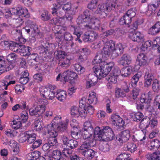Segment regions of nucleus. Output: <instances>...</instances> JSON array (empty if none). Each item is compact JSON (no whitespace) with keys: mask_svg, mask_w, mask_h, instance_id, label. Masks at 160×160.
Segmentation results:
<instances>
[{"mask_svg":"<svg viewBox=\"0 0 160 160\" xmlns=\"http://www.w3.org/2000/svg\"><path fill=\"white\" fill-rule=\"evenodd\" d=\"M103 53L102 52L97 53L92 61V63H99V66L95 65L93 69L99 78H101L106 77L110 72L109 64L110 62H108L107 60L109 58L110 55V47L107 45H105L103 48Z\"/></svg>","mask_w":160,"mask_h":160,"instance_id":"obj_1","label":"nucleus"},{"mask_svg":"<svg viewBox=\"0 0 160 160\" xmlns=\"http://www.w3.org/2000/svg\"><path fill=\"white\" fill-rule=\"evenodd\" d=\"M90 16L89 11L86 10L78 17L77 20V23L81 29L88 31L85 32L83 38V40L86 42L93 41L97 36L94 32L89 30L92 28L91 23L90 22Z\"/></svg>","mask_w":160,"mask_h":160,"instance_id":"obj_2","label":"nucleus"},{"mask_svg":"<svg viewBox=\"0 0 160 160\" xmlns=\"http://www.w3.org/2000/svg\"><path fill=\"white\" fill-rule=\"evenodd\" d=\"M43 133L45 135H48L49 137L48 142L51 147H56L58 144L56 138L58 135L57 132L54 129L53 126L51 124H48L44 129Z\"/></svg>","mask_w":160,"mask_h":160,"instance_id":"obj_3","label":"nucleus"},{"mask_svg":"<svg viewBox=\"0 0 160 160\" xmlns=\"http://www.w3.org/2000/svg\"><path fill=\"white\" fill-rule=\"evenodd\" d=\"M38 101L39 105L34 109L30 108L29 112L31 116H35L38 118H42V115L45 111V105L48 104V102L47 99L39 98Z\"/></svg>","mask_w":160,"mask_h":160,"instance_id":"obj_4","label":"nucleus"},{"mask_svg":"<svg viewBox=\"0 0 160 160\" xmlns=\"http://www.w3.org/2000/svg\"><path fill=\"white\" fill-rule=\"evenodd\" d=\"M124 46L122 44H116L115 42L111 40V58L113 59L123 52Z\"/></svg>","mask_w":160,"mask_h":160,"instance_id":"obj_5","label":"nucleus"},{"mask_svg":"<svg viewBox=\"0 0 160 160\" xmlns=\"http://www.w3.org/2000/svg\"><path fill=\"white\" fill-rule=\"evenodd\" d=\"M111 134H112V140H117L116 142L118 141L119 142L122 144L127 142L130 137V131L128 130H126L121 132L118 137H115V134L113 131L111 129Z\"/></svg>","mask_w":160,"mask_h":160,"instance_id":"obj_6","label":"nucleus"},{"mask_svg":"<svg viewBox=\"0 0 160 160\" xmlns=\"http://www.w3.org/2000/svg\"><path fill=\"white\" fill-rule=\"evenodd\" d=\"M10 12L12 15L21 16L26 18L29 17L28 9L21 6H17L12 8Z\"/></svg>","mask_w":160,"mask_h":160,"instance_id":"obj_7","label":"nucleus"},{"mask_svg":"<svg viewBox=\"0 0 160 160\" xmlns=\"http://www.w3.org/2000/svg\"><path fill=\"white\" fill-rule=\"evenodd\" d=\"M94 136L95 140L99 141H108L110 140L109 137L110 135H108V137L106 135H104L103 132L99 127H96L94 129Z\"/></svg>","mask_w":160,"mask_h":160,"instance_id":"obj_8","label":"nucleus"},{"mask_svg":"<svg viewBox=\"0 0 160 160\" xmlns=\"http://www.w3.org/2000/svg\"><path fill=\"white\" fill-rule=\"evenodd\" d=\"M23 30L26 32L29 35L32 37L38 35L40 33L37 25L34 22L31 24L30 27H26L23 28Z\"/></svg>","mask_w":160,"mask_h":160,"instance_id":"obj_9","label":"nucleus"},{"mask_svg":"<svg viewBox=\"0 0 160 160\" xmlns=\"http://www.w3.org/2000/svg\"><path fill=\"white\" fill-rule=\"evenodd\" d=\"M57 91V89L54 86L52 87L49 90L46 88L43 91V93H42V95L44 98L51 100L56 97Z\"/></svg>","mask_w":160,"mask_h":160,"instance_id":"obj_10","label":"nucleus"},{"mask_svg":"<svg viewBox=\"0 0 160 160\" xmlns=\"http://www.w3.org/2000/svg\"><path fill=\"white\" fill-rule=\"evenodd\" d=\"M95 76L92 74H89L86 79V87L87 88H89L94 86L97 82L98 79H101L102 78H99L96 75Z\"/></svg>","mask_w":160,"mask_h":160,"instance_id":"obj_11","label":"nucleus"},{"mask_svg":"<svg viewBox=\"0 0 160 160\" xmlns=\"http://www.w3.org/2000/svg\"><path fill=\"white\" fill-rule=\"evenodd\" d=\"M108 9V6L106 4L99 5L95 13L98 14L100 18H102L107 16Z\"/></svg>","mask_w":160,"mask_h":160,"instance_id":"obj_12","label":"nucleus"},{"mask_svg":"<svg viewBox=\"0 0 160 160\" xmlns=\"http://www.w3.org/2000/svg\"><path fill=\"white\" fill-rule=\"evenodd\" d=\"M52 10V13L53 15H56L60 18H62L64 14V11L63 10L59 4L54 3L53 4V7L51 8Z\"/></svg>","mask_w":160,"mask_h":160,"instance_id":"obj_13","label":"nucleus"},{"mask_svg":"<svg viewBox=\"0 0 160 160\" xmlns=\"http://www.w3.org/2000/svg\"><path fill=\"white\" fill-rule=\"evenodd\" d=\"M147 58L143 53H140L136 59V63L138 65L137 70H138L140 66H144L147 63Z\"/></svg>","mask_w":160,"mask_h":160,"instance_id":"obj_14","label":"nucleus"},{"mask_svg":"<svg viewBox=\"0 0 160 160\" xmlns=\"http://www.w3.org/2000/svg\"><path fill=\"white\" fill-rule=\"evenodd\" d=\"M77 76V74L75 72L68 70L65 71L61 77H63L66 82L76 78Z\"/></svg>","mask_w":160,"mask_h":160,"instance_id":"obj_15","label":"nucleus"},{"mask_svg":"<svg viewBox=\"0 0 160 160\" xmlns=\"http://www.w3.org/2000/svg\"><path fill=\"white\" fill-rule=\"evenodd\" d=\"M131 61L132 58L130 55L128 54H124L121 57L118 62L120 65L124 66L129 65Z\"/></svg>","mask_w":160,"mask_h":160,"instance_id":"obj_16","label":"nucleus"},{"mask_svg":"<svg viewBox=\"0 0 160 160\" xmlns=\"http://www.w3.org/2000/svg\"><path fill=\"white\" fill-rule=\"evenodd\" d=\"M131 39L133 41L138 42L144 41L143 37L140 32L134 31L133 33L130 35Z\"/></svg>","mask_w":160,"mask_h":160,"instance_id":"obj_17","label":"nucleus"},{"mask_svg":"<svg viewBox=\"0 0 160 160\" xmlns=\"http://www.w3.org/2000/svg\"><path fill=\"white\" fill-rule=\"evenodd\" d=\"M111 70H112V73H111V75H112L114 76V81H112L111 78V82L115 84L117 82V77L120 75V71L117 66L111 67Z\"/></svg>","mask_w":160,"mask_h":160,"instance_id":"obj_18","label":"nucleus"},{"mask_svg":"<svg viewBox=\"0 0 160 160\" xmlns=\"http://www.w3.org/2000/svg\"><path fill=\"white\" fill-rule=\"evenodd\" d=\"M145 86L148 87L151 85V82L154 81V77L152 73L149 72H146L144 76Z\"/></svg>","mask_w":160,"mask_h":160,"instance_id":"obj_19","label":"nucleus"},{"mask_svg":"<svg viewBox=\"0 0 160 160\" xmlns=\"http://www.w3.org/2000/svg\"><path fill=\"white\" fill-rule=\"evenodd\" d=\"M147 160H160V150L146 155Z\"/></svg>","mask_w":160,"mask_h":160,"instance_id":"obj_20","label":"nucleus"},{"mask_svg":"<svg viewBox=\"0 0 160 160\" xmlns=\"http://www.w3.org/2000/svg\"><path fill=\"white\" fill-rule=\"evenodd\" d=\"M11 143L10 144V147L12 149L11 154L13 155H17L20 151L17 143L15 141H12Z\"/></svg>","mask_w":160,"mask_h":160,"instance_id":"obj_21","label":"nucleus"},{"mask_svg":"<svg viewBox=\"0 0 160 160\" xmlns=\"http://www.w3.org/2000/svg\"><path fill=\"white\" fill-rule=\"evenodd\" d=\"M38 55L35 53L30 54L27 57V60L28 63L34 65L35 64V62H38Z\"/></svg>","mask_w":160,"mask_h":160,"instance_id":"obj_22","label":"nucleus"},{"mask_svg":"<svg viewBox=\"0 0 160 160\" xmlns=\"http://www.w3.org/2000/svg\"><path fill=\"white\" fill-rule=\"evenodd\" d=\"M58 64L64 69H66L70 66L71 63L70 60L67 58L65 57L61 59Z\"/></svg>","mask_w":160,"mask_h":160,"instance_id":"obj_23","label":"nucleus"},{"mask_svg":"<svg viewBox=\"0 0 160 160\" xmlns=\"http://www.w3.org/2000/svg\"><path fill=\"white\" fill-rule=\"evenodd\" d=\"M42 118H35L34 123L33 125L34 129L37 131H40L42 128Z\"/></svg>","mask_w":160,"mask_h":160,"instance_id":"obj_24","label":"nucleus"},{"mask_svg":"<svg viewBox=\"0 0 160 160\" xmlns=\"http://www.w3.org/2000/svg\"><path fill=\"white\" fill-rule=\"evenodd\" d=\"M82 154L88 159H92L95 154V151L91 149H87L81 152Z\"/></svg>","mask_w":160,"mask_h":160,"instance_id":"obj_25","label":"nucleus"},{"mask_svg":"<svg viewBox=\"0 0 160 160\" xmlns=\"http://www.w3.org/2000/svg\"><path fill=\"white\" fill-rule=\"evenodd\" d=\"M133 71L131 66L126 67L122 68L120 71V73L122 76L126 77L130 74Z\"/></svg>","mask_w":160,"mask_h":160,"instance_id":"obj_26","label":"nucleus"},{"mask_svg":"<svg viewBox=\"0 0 160 160\" xmlns=\"http://www.w3.org/2000/svg\"><path fill=\"white\" fill-rule=\"evenodd\" d=\"M40 154L41 153L39 151H35L28 153L27 158L28 160H36L39 158Z\"/></svg>","mask_w":160,"mask_h":160,"instance_id":"obj_27","label":"nucleus"},{"mask_svg":"<svg viewBox=\"0 0 160 160\" xmlns=\"http://www.w3.org/2000/svg\"><path fill=\"white\" fill-rule=\"evenodd\" d=\"M68 120H67L65 122H62L59 123V124L57 125L56 127H54V128H56L58 131L60 132H63L66 130L67 128L68 124Z\"/></svg>","mask_w":160,"mask_h":160,"instance_id":"obj_28","label":"nucleus"},{"mask_svg":"<svg viewBox=\"0 0 160 160\" xmlns=\"http://www.w3.org/2000/svg\"><path fill=\"white\" fill-rule=\"evenodd\" d=\"M32 51L31 47L28 46H22L21 47L19 52L22 56H28Z\"/></svg>","mask_w":160,"mask_h":160,"instance_id":"obj_29","label":"nucleus"},{"mask_svg":"<svg viewBox=\"0 0 160 160\" xmlns=\"http://www.w3.org/2000/svg\"><path fill=\"white\" fill-rule=\"evenodd\" d=\"M150 122L151 120L149 117H145L141 120L140 126L143 129H146L148 127Z\"/></svg>","mask_w":160,"mask_h":160,"instance_id":"obj_30","label":"nucleus"},{"mask_svg":"<svg viewBox=\"0 0 160 160\" xmlns=\"http://www.w3.org/2000/svg\"><path fill=\"white\" fill-rule=\"evenodd\" d=\"M66 96L65 91L64 90L57 89L56 97L59 100L62 101L65 99Z\"/></svg>","mask_w":160,"mask_h":160,"instance_id":"obj_31","label":"nucleus"},{"mask_svg":"<svg viewBox=\"0 0 160 160\" xmlns=\"http://www.w3.org/2000/svg\"><path fill=\"white\" fill-rule=\"evenodd\" d=\"M140 101L142 103H145V105L143 106H145L146 109L150 111L152 108L151 105V100L149 99H146L142 96L140 98Z\"/></svg>","mask_w":160,"mask_h":160,"instance_id":"obj_32","label":"nucleus"},{"mask_svg":"<svg viewBox=\"0 0 160 160\" xmlns=\"http://www.w3.org/2000/svg\"><path fill=\"white\" fill-rule=\"evenodd\" d=\"M88 130H83L82 131V137L84 139H87L88 141H91L92 142L93 140L92 135L93 132H91Z\"/></svg>","mask_w":160,"mask_h":160,"instance_id":"obj_33","label":"nucleus"},{"mask_svg":"<svg viewBox=\"0 0 160 160\" xmlns=\"http://www.w3.org/2000/svg\"><path fill=\"white\" fill-rule=\"evenodd\" d=\"M150 148L151 150H156L158 149L160 146V141L157 139H154L151 140L150 142Z\"/></svg>","mask_w":160,"mask_h":160,"instance_id":"obj_34","label":"nucleus"},{"mask_svg":"<svg viewBox=\"0 0 160 160\" xmlns=\"http://www.w3.org/2000/svg\"><path fill=\"white\" fill-rule=\"evenodd\" d=\"M152 34H156L160 31V22L156 23L150 29Z\"/></svg>","mask_w":160,"mask_h":160,"instance_id":"obj_35","label":"nucleus"},{"mask_svg":"<svg viewBox=\"0 0 160 160\" xmlns=\"http://www.w3.org/2000/svg\"><path fill=\"white\" fill-rule=\"evenodd\" d=\"M96 94L94 92H92L89 95L87 103L88 104L93 103L96 104L97 102V98L96 96Z\"/></svg>","mask_w":160,"mask_h":160,"instance_id":"obj_36","label":"nucleus"},{"mask_svg":"<svg viewBox=\"0 0 160 160\" xmlns=\"http://www.w3.org/2000/svg\"><path fill=\"white\" fill-rule=\"evenodd\" d=\"M11 34L12 37L16 40L17 38H19L22 36L21 30L17 28H14L12 31Z\"/></svg>","mask_w":160,"mask_h":160,"instance_id":"obj_37","label":"nucleus"},{"mask_svg":"<svg viewBox=\"0 0 160 160\" xmlns=\"http://www.w3.org/2000/svg\"><path fill=\"white\" fill-rule=\"evenodd\" d=\"M63 10L65 13L66 12H72V11H74V8L72 7L70 3H67L66 4L61 5Z\"/></svg>","mask_w":160,"mask_h":160,"instance_id":"obj_38","label":"nucleus"},{"mask_svg":"<svg viewBox=\"0 0 160 160\" xmlns=\"http://www.w3.org/2000/svg\"><path fill=\"white\" fill-rule=\"evenodd\" d=\"M152 88L154 92H158L160 90V82L157 79H155L152 84Z\"/></svg>","mask_w":160,"mask_h":160,"instance_id":"obj_39","label":"nucleus"},{"mask_svg":"<svg viewBox=\"0 0 160 160\" xmlns=\"http://www.w3.org/2000/svg\"><path fill=\"white\" fill-rule=\"evenodd\" d=\"M27 136V142L29 143H32L36 139V134L32 133L30 131H28Z\"/></svg>","mask_w":160,"mask_h":160,"instance_id":"obj_40","label":"nucleus"},{"mask_svg":"<svg viewBox=\"0 0 160 160\" xmlns=\"http://www.w3.org/2000/svg\"><path fill=\"white\" fill-rule=\"evenodd\" d=\"M69 141V142L66 146L68 149L75 148L78 146V142L77 141L72 139Z\"/></svg>","mask_w":160,"mask_h":160,"instance_id":"obj_41","label":"nucleus"},{"mask_svg":"<svg viewBox=\"0 0 160 160\" xmlns=\"http://www.w3.org/2000/svg\"><path fill=\"white\" fill-rule=\"evenodd\" d=\"M115 95L117 98L120 97H124L126 96V94L122 89L121 88H119L116 87L115 88Z\"/></svg>","mask_w":160,"mask_h":160,"instance_id":"obj_42","label":"nucleus"},{"mask_svg":"<svg viewBox=\"0 0 160 160\" xmlns=\"http://www.w3.org/2000/svg\"><path fill=\"white\" fill-rule=\"evenodd\" d=\"M126 146L128 151L131 153L134 152L137 148L136 145L132 142L128 143Z\"/></svg>","mask_w":160,"mask_h":160,"instance_id":"obj_43","label":"nucleus"},{"mask_svg":"<svg viewBox=\"0 0 160 160\" xmlns=\"http://www.w3.org/2000/svg\"><path fill=\"white\" fill-rule=\"evenodd\" d=\"M143 114L140 112H137L132 116V118L134 121L138 122L141 120L143 117Z\"/></svg>","mask_w":160,"mask_h":160,"instance_id":"obj_44","label":"nucleus"},{"mask_svg":"<svg viewBox=\"0 0 160 160\" xmlns=\"http://www.w3.org/2000/svg\"><path fill=\"white\" fill-rule=\"evenodd\" d=\"M141 77V75L140 72H138L133 76L132 78L131 81L132 83H133V85H132L133 87H135L136 86L137 82Z\"/></svg>","mask_w":160,"mask_h":160,"instance_id":"obj_45","label":"nucleus"},{"mask_svg":"<svg viewBox=\"0 0 160 160\" xmlns=\"http://www.w3.org/2000/svg\"><path fill=\"white\" fill-rule=\"evenodd\" d=\"M115 123L113 125L116 126L118 128H124L125 122L122 118H120L115 121Z\"/></svg>","mask_w":160,"mask_h":160,"instance_id":"obj_46","label":"nucleus"},{"mask_svg":"<svg viewBox=\"0 0 160 160\" xmlns=\"http://www.w3.org/2000/svg\"><path fill=\"white\" fill-rule=\"evenodd\" d=\"M28 114L27 112L25 111H23L21 114L20 118L19 120H20L21 123H24L26 122L28 118Z\"/></svg>","mask_w":160,"mask_h":160,"instance_id":"obj_47","label":"nucleus"},{"mask_svg":"<svg viewBox=\"0 0 160 160\" xmlns=\"http://www.w3.org/2000/svg\"><path fill=\"white\" fill-rule=\"evenodd\" d=\"M12 128L15 129H18L19 128L22 126V123L18 119L13 120L11 123Z\"/></svg>","mask_w":160,"mask_h":160,"instance_id":"obj_48","label":"nucleus"},{"mask_svg":"<svg viewBox=\"0 0 160 160\" xmlns=\"http://www.w3.org/2000/svg\"><path fill=\"white\" fill-rule=\"evenodd\" d=\"M132 18H131L129 17L126 14H125L123 17L121 18V21L120 22L123 21L122 23H123L124 24L128 25L131 22L132 20Z\"/></svg>","mask_w":160,"mask_h":160,"instance_id":"obj_49","label":"nucleus"},{"mask_svg":"<svg viewBox=\"0 0 160 160\" xmlns=\"http://www.w3.org/2000/svg\"><path fill=\"white\" fill-rule=\"evenodd\" d=\"M83 126V130H88L91 131V132H93V128L90 121L86 122L84 123Z\"/></svg>","mask_w":160,"mask_h":160,"instance_id":"obj_50","label":"nucleus"},{"mask_svg":"<svg viewBox=\"0 0 160 160\" xmlns=\"http://www.w3.org/2000/svg\"><path fill=\"white\" fill-rule=\"evenodd\" d=\"M42 19L44 21L50 20L51 18V15L49 14L47 10H45L41 15Z\"/></svg>","mask_w":160,"mask_h":160,"instance_id":"obj_51","label":"nucleus"},{"mask_svg":"<svg viewBox=\"0 0 160 160\" xmlns=\"http://www.w3.org/2000/svg\"><path fill=\"white\" fill-rule=\"evenodd\" d=\"M92 142L91 141H89V142H84L79 148V149L84 151V150H86L87 149H89L91 147V143Z\"/></svg>","mask_w":160,"mask_h":160,"instance_id":"obj_52","label":"nucleus"},{"mask_svg":"<svg viewBox=\"0 0 160 160\" xmlns=\"http://www.w3.org/2000/svg\"><path fill=\"white\" fill-rule=\"evenodd\" d=\"M54 55L58 59L66 57H65V52L61 50H57L54 52Z\"/></svg>","mask_w":160,"mask_h":160,"instance_id":"obj_53","label":"nucleus"},{"mask_svg":"<svg viewBox=\"0 0 160 160\" xmlns=\"http://www.w3.org/2000/svg\"><path fill=\"white\" fill-rule=\"evenodd\" d=\"M115 160H132V158L127 156V154L124 153L118 156Z\"/></svg>","mask_w":160,"mask_h":160,"instance_id":"obj_54","label":"nucleus"},{"mask_svg":"<svg viewBox=\"0 0 160 160\" xmlns=\"http://www.w3.org/2000/svg\"><path fill=\"white\" fill-rule=\"evenodd\" d=\"M75 70L79 74L83 73L85 71V68L79 64H76L74 66Z\"/></svg>","mask_w":160,"mask_h":160,"instance_id":"obj_55","label":"nucleus"},{"mask_svg":"<svg viewBox=\"0 0 160 160\" xmlns=\"http://www.w3.org/2000/svg\"><path fill=\"white\" fill-rule=\"evenodd\" d=\"M79 108L76 106H73L71 108V114L72 116H78Z\"/></svg>","mask_w":160,"mask_h":160,"instance_id":"obj_56","label":"nucleus"},{"mask_svg":"<svg viewBox=\"0 0 160 160\" xmlns=\"http://www.w3.org/2000/svg\"><path fill=\"white\" fill-rule=\"evenodd\" d=\"M98 1L97 0H92L90 3L88 4V8L91 10H93L95 9L97 6Z\"/></svg>","mask_w":160,"mask_h":160,"instance_id":"obj_57","label":"nucleus"},{"mask_svg":"<svg viewBox=\"0 0 160 160\" xmlns=\"http://www.w3.org/2000/svg\"><path fill=\"white\" fill-rule=\"evenodd\" d=\"M65 13V15L62 17V19H65L67 20L71 21L73 18V15L75 14V12L73 11H72V12L69 13L67 12H66Z\"/></svg>","mask_w":160,"mask_h":160,"instance_id":"obj_58","label":"nucleus"},{"mask_svg":"<svg viewBox=\"0 0 160 160\" xmlns=\"http://www.w3.org/2000/svg\"><path fill=\"white\" fill-rule=\"evenodd\" d=\"M28 133V131H27L21 134L19 139V142L23 143L26 141H27Z\"/></svg>","mask_w":160,"mask_h":160,"instance_id":"obj_59","label":"nucleus"},{"mask_svg":"<svg viewBox=\"0 0 160 160\" xmlns=\"http://www.w3.org/2000/svg\"><path fill=\"white\" fill-rule=\"evenodd\" d=\"M5 71V61L0 58V75Z\"/></svg>","mask_w":160,"mask_h":160,"instance_id":"obj_60","label":"nucleus"},{"mask_svg":"<svg viewBox=\"0 0 160 160\" xmlns=\"http://www.w3.org/2000/svg\"><path fill=\"white\" fill-rule=\"evenodd\" d=\"M79 112L78 116L85 117L87 116V112L85 108L79 107Z\"/></svg>","mask_w":160,"mask_h":160,"instance_id":"obj_61","label":"nucleus"},{"mask_svg":"<svg viewBox=\"0 0 160 160\" xmlns=\"http://www.w3.org/2000/svg\"><path fill=\"white\" fill-rule=\"evenodd\" d=\"M17 55L14 53L9 54L7 57V59L9 62H12L15 61L17 58Z\"/></svg>","mask_w":160,"mask_h":160,"instance_id":"obj_62","label":"nucleus"},{"mask_svg":"<svg viewBox=\"0 0 160 160\" xmlns=\"http://www.w3.org/2000/svg\"><path fill=\"white\" fill-rule=\"evenodd\" d=\"M61 118H62L61 117H59L58 116H57L53 119L52 121V122H53L51 125H52L53 126L54 129V127H56L57 125L59 124V123L61 122Z\"/></svg>","mask_w":160,"mask_h":160,"instance_id":"obj_63","label":"nucleus"},{"mask_svg":"<svg viewBox=\"0 0 160 160\" xmlns=\"http://www.w3.org/2000/svg\"><path fill=\"white\" fill-rule=\"evenodd\" d=\"M46 44V46L47 47L48 51H52L55 49L57 46V44L55 43H47Z\"/></svg>","mask_w":160,"mask_h":160,"instance_id":"obj_64","label":"nucleus"}]
</instances>
